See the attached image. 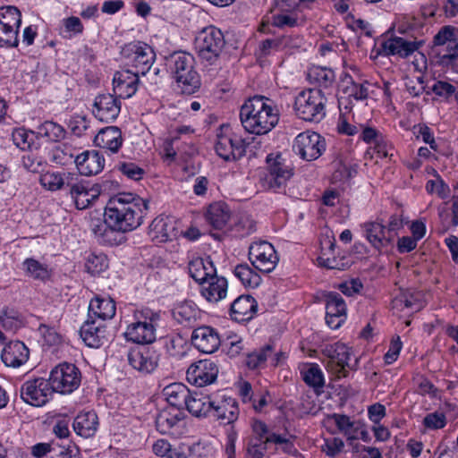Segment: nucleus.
<instances>
[{
	"instance_id": "8",
	"label": "nucleus",
	"mask_w": 458,
	"mask_h": 458,
	"mask_svg": "<svg viewBox=\"0 0 458 458\" xmlns=\"http://www.w3.org/2000/svg\"><path fill=\"white\" fill-rule=\"evenodd\" d=\"M126 64L134 69V72L145 75L149 72L156 60V53L152 47L142 41H133L126 44L121 51Z\"/></svg>"
},
{
	"instance_id": "36",
	"label": "nucleus",
	"mask_w": 458,
	"mask_h": 458,
	"mask_svg": "<svg viewBox=\"0 0 458 458\" xmlns=\"http://www.w3.org/2000/svg\"><path fill=\"white\" fill-rule=\"evenodd\" d=\"M183 419V411L175 408L161 411L156 418L157 429L161 434H174V429Z\"/></svg>"
},
{
	"instance_id": "32",
	"label": "nucleus",
	"mask_w": 458,
	"mask_h": 458,
	"mask_svg": "<svg viewBox=\"0 0 458 458\" xmlns=\"http://www.w3.org/2000/svg\"><path fill=\"white\" fill-rule=\"evenodd\" d=\"M228 284L223 276H212L201 284V295L209 302H217L227 295Z\"/></svg>"
},
{
	"instance_id": "35",
	"label": "nucleus",
	"mask_w": 458,
	"mask_h": 458,
	"mask_svg": "<svg viewBox=\"0 0 458 458\" xmlns=\"http://www.w3.org/2000/svg\"><path fill=\"white\" fill-rule=\"evenodd\" d=\"M212 400L213 397L210 395L190 392V397L187 399L184 408L193 416L207 417L209 416L210 411H212L214 405Z\"/></svg>"
},
{
	"instance_id": "37",
	"label": "nucleus",
	"mask_w": 458,
	"mask_h": 458,
	"mask_svg": "<svg viewBox=\"0 0 458 458\" xmlns=\"http://www.w3.org/2000/svg\"><path fill=\"white\" fill-rule=\"evenodd\" d=\"M190 392L189 388L182 383H173L163 389V394L171 408L179 411L184 409L186 401L190 397Z\"/></svg>"
},
{
	"instance_id": "28",
	"label": "nucleus",
	"mask_w": 458,
	"mask_h": 458,
	"mask_svg": "<svg viewBox=\"0 0 458 458\" xmlns=\"http://www.w3.org/2000/svg\"><path fill=\"white\" fill-rule=\"evenodd\" d=\"M258 310V303L250 295H241L230 305V317L237 322L250 321Z\"/></svg>"
},
{
	"instance_id": "49",
	"label": "nucleus",
	"mask_w": 458,
	"mask_h": 458,
	"mask_svg": "<svg viewBox=\"0 0 458 458\" xmlns=\"http://www.w3.org/2000/svg\"><path fill=\"white\" fill-rule=\"evenodd\" d=\"M108 267V259L105 254L91 253L85 262V268L92 276L99 275Z\"/></svg>"
},
{
	"instance_id": "12",
	"label": "nucleus",
	"mask_w": 458,
	"mask_h": 458,
	"mask_svg": "<svg viewBox=\"0 0 458 458\" xmlns=\"http://www.w3.org/2000/svg\"><path fill=\"white\" fill-rule=\"evenodd\" d=\"M326 140L315 131H306L298 134L293 150L305 161L317 160L326 150Z\"/></svg>"
},
{
	"instance_id": "2",
	"label": "nucleus",
	"mask_w": 458,
	"mask_h": 458,
	"mask_svg": "<svg viewBox=\"0 0 458 458\" xmlns=\"http://www.w3.org/2000/svg\"><path fill=\"white\" fill-rule=\"evenodd\" d=\"M280 112L274 101L261 95L249 98L240 110L242 127L249 133L265 135L279 122Z\"/></svg>"
},
{
	"instance_id": "25",
	"label": "nucleus",
	"mask_w": 458,
	"mask_h": 458,
	"mask_svg": "<svg viewBox=\"0 0 458 458\" xmlns=\"http://www.w3.org/2000/svg\"><path fill=\"white\" fill-rule=\"evenodd\" d=\"M139 76L137 72L131 70L116 72L113 78V89L119 98H129L132 97L138 89Z\"/></svg>"
},
{
	"instance_id": "39",
	"label": "nucleus",
	"mask_w": 458,
	"mask_h": 458,
	"mask_svg": "<svg viewBox=\"0 0 458 458\" xmlns=\"http://www.w3.org/2000/svg\"><path fill=\"white\" fill-rule=\"evenodd\" d=\"M116 311L115 302L111 298L96 297L90 301L89 307V317L92 319L93 316L102 320L114 318Z\"/></svg>"
},
{
	"instance_id": "20",
	"label": "nucleus",
	"mask_w": 458,
	"mask_h": 458,
	"mask_svg": "<svg viewBox=\"0 0 458 458\" xmlns=\"http://www.w3.org/2000/svg\"><path fill=\"white\" fill-rule=\"evenodd\" d=\"M212 411L209 416L216 418L221 424L233 423L239 416L238 403L230 396H216L213 398Z\"/></svg>"
},
{
	"instance_id": "10",
	"label": "nucleus",
	"mask_w": 458,
	"mask_h": 458,
	"mask_svg": "<svg viewBox=\"0 0 458 458\" xmlns=\"http://www.w3.org/2000/svg\"><path fill=\"white\" fill-rule=\"evenodd\" d=\"M49 380L55 393L69 394L81 386V373L74 364L64 361L51 369Z\"/></svg>"
},
{
	"instance_id": "13",
	"label": "nucleus",
	"mask_w": 458,
	"mask_h": 458,
	"mask_svg": "<svg viewBox=\"0 0 458 458\" xmlns=\"http://www.w3.org/2000/svg\"><path fill=\"white\" fill-rule=\"evenodd\" d=\"M51 382L44 377H36L25 381L21 387V399L32 406H43L53 396Z\"/></svg>"
},
{
	"instance_id": "62",
	"label": "nucleus",
	"mask_w": 458,
	"mask_h": 458,
	"mask_svg": "<svg viewBox=\"0 0 458 458\" xmlns=\"http://www.w3.org/2000/svg\"><path fill=\"white\" fill-rule=\"evenodd\" d=\"M362 283L358 278L343 282L337 285V289L346 296H352L362 289Z\"/></svg>"
},
{
	"instance_id": "4",
	"label": "nucleus",
	"mask_w": 458,
	"mask_h": 458,
	"mask_svg": "<svg viewBox=\"0 0 458 458\" xmlns=\"http://www.w3.org/2000/svg\"><path fill=\"white\" fill-rule=\"evenodd\" d=\"M327 97L321 89H308L294 98L293 109L298 118L306 122L319 123L326 116Z\"/></svg>"
},
{
	"instance_id": "59",
	"label": "nucleus",
	"mask_w": 458,
	"mask_h": 458,
	"mask_svg": "<svg viewBox=\"0 0 458 458\" xmlns=\"http://www.w3.org/2000/svg\"><path fill=\"white\" fill-rule=\"evenodd\" d=\"M267 442L265 440L250 439L247 454L250 458H263L267 449Z\"/></svg>"
},
{
	"instance_id": "17",
	"label": "nucleus",
	"mask_w": 458,
	"mask_h": 458,
	"mask_svg": "<svg viewBox=\"0 0 458 458\" xmlns=\"http://www.w3.org/2000/svg\"><path fill=\"white\" fill-rule=\"evenodd\" d=\"M420 43L405 38L390 36L379 43L377 54L384 56L408 57L419 49Z\"/></svg>"
},
{
	"instance_id": "38",
	"label": "nucleus",
	"mask_w": 458,
	"mask_h": 458,
	"mask_svg": "<svg viewBox=\"0 0 458 458\" xmlns=\"http://www.w3.org/2000/svg\"><path fill=\"white\" fill-rule=\"evenodd\" d=\"M231 213L225 202H214L210 204L205 213L206 221L214 228L220 230L229 221Z\"/></svg>"
},
{
	"instance_id": "22",
	"label": "nucleus",
	"mask_w": 458,
	"mask_h": 458,
	"mask_svg": "<svg viewBox=\"0 0 458 458\" xmlns=\"http://www.w3.org/2000/svg\"><path fill=\"white\" fill-rule=\"evenodd\" d=\"M191 343L199 351L204 353L215 352L221 344L217 331L208 326L195 327L191 334Z\"/></svg>"
},
{
	"instance_id": "26",
	"label": "nucleus",
	"mask_w": 458,
	"mask_h": 458,
	"mask_svg": "<svg viewBox=\"0 0 458 458\" xmlns=\"http://www.w3.org/2000/svg\"><path fill=\"white\" fill-rule=\"evenodd\" d=\"M74 163L81 175L90 176L101 172L105 165V158L98 151H84L76 155Z\"/></svg>"
},
{
	"instance_id": "31",
	"label": "nucleus",
	"mask_w": 458,
	"mask_h": 458,
	"mask_svg": "<svg viewBox=\"0 0 458 458\" xmlns=\"http://www.w3.org/2000/svg\"><path fill=\"white\" fill-rule=\"evenodd\" d=\"M123 139L122 131L117 126H107L101 129L94 138L96 146L117 153L122 147Z\"/></svg>"
},
{
	"instance_id": "48",
	"label": "nucleus",
	"mask_w": 458,
	"mask_h": 458,
	"mask_svg": "<svg viewBox=\"0 0 458 458\" xmlns=\"http://www.w3.org/2000/svg\"><path fill=\"white\" fill-rule=\"evenodd\" d=\"M34 138H37L36 131H27L24 128H16L12 133L13 143L21 150L38 148V146L34 144Z\"/></svg>"
},
{
	"instance_id": "64",
	"label": "nucleus",
	"mask_w": 458,
	"mask_h": 458,
	"mask_svg": "<svg viewBox=\"0 0 458 458\" xmlns=\"http://www.w3.org/2000/svg\"><path fill=\"white\" fill-rule=\"evenodd\" d=\"M360 127L362 128V131L360 138L366 143L375 144L376 142H379L381 140V137L383 135L376 128L363 125H360Z\"/></svg>"
},
{
	"instance_id": "50",
	"label": "nucleus",
	"mask_w": 458,
	"mask_h": 458,
	"mask_svg": "<svg viewBox=\"0 0 458 458\" xmlns=\"http://www.w3.org/2000/svg\"><path fill=\"white\" fill-rule=\"evenodd\" d=\"M19 29L15 25L0 24V46L17 47L19 45Z\"/></svg>"
},
{
	"instance_id": "40",
	"label": "nucleus",
	"mask_w": 458,
	"mask_h": 458,
	"mask_svg": "<svg viewBox=\"0 0 458 458\" xmlns=\"http://www.w3.org/2000/svg\"><path fill=\"white\" fill-rule=\"evenodd\" d=\"M75 173L64 172H47L40 175L39 182L47 190L51 191H56L63 189L64 186H70L75 176Z\"/></svg>"
},
{
	"instance_id": "11",
	"label": "nucleus",
	"mask_w": 458,
	"mask_h": 458,
	"mask_svg": "<svg viewBox=\"0 0 458 458\" xmlns=\"http://www.w3.org/2000/svg\"><path fill=\"white\" fill-rule=\"evenodd\" d=\"M266 161L267 172L261 178L263 187L275 191L284 189L286 182L293 175V167L286 164L280 154L275 157L269 154Z\"/></svg>"
},
{
	"instance_id": "44",
	"label": "nucleus",
	"mask_w": 458,
	"mask_h": 458,
	"mask_svg": "<svg viewBox=\"0 0 458 458\" xmlns=\"http://www.w3.org/2000/svg\"><path fill=\"white\" fill-rule=\"evenodd\" d=\"M22 269L27 276L34 280L45 282L51 277V270L47 265L32 258H28L22 262Z\"/></svg>"
},
{
	"instance_id": "56",
	"label": "nucleus",
	"mask_w": 458,
	"mask_h": 458,
	"mask_svg": "<svg viewBox=\"0 0 458 458\" xmlns=\"http://www.w3.org/2000/svg\"><path fill=\"white\" fill-rule=\"evenodd\" d=\"M432 92L445 100L449 99L456 92V87L446 81L437 80L431 87Z\"/></svg>"
},
{
	"instance_id": "14",
	"label": "nucleus",
	"mask_w": 458,
	"mask_h": 458,
	"mask_svg": "<svg viewBox=\"0 0 458 458\" xmlns=\"http://www.w3.org/2000/svg\"><path fill=\"white\" fill-rule=\"evenodd\" d=\"M249 259L253 267L263 273L273 271L279 260L274 246L267 241L252 243L249 248Z\"/></svg>"
},
{
	"instance_id": "47",
	"label": "nucleus",
	"mask_w": 458,
	"mask_h": 458,
	"mask_svg": "<svg viewBox=\"0 0 458 458\" xmlns=\"http://www.w3.org/2000/svg\"><path fill=\"white\" fill-rule=\"evenodd\" d=\"M49 160L58 165H68L74 163L75 155L72 148L68 145H60L50 150Z\"/></svg>"
},
{
	"instance_id": "45",
	"label": "nucleus",
	"mask_w": 458,
	"mask_h": 458,
	"mask_svg": "<svg viewBox=\"0 0 458 458\" xmlns=\"http://www.w3.org/2000/svg\"><path fill=\"white\" fill-rule=\"evenodd\" d=\"M437 63L446 68L457 70L458 65V38L443 49L437 50Z\"/></svg>"
},
{
	"instance_id": "43",
	"label": "nucleus",
	"mask_w": 458,
	"mask_h": 458,
	"mask_svg": "<svg viewBox=\"0 0 458 458\" xmlns=\"http://www.w3.org/2000/svg\"><path fill=\"white\" fill-rule=\"evenodd\" d=\"M37 139H46L49 142H59L64 139V128L53 121H46L37 127Z\"/></svg>"
},
{
	"instance_id": "33",
	"label": "nucleus",
	"mask_w": 458,
	"mask_h": 458,
	"mask_svg": "<svg viewBox=\"0 0 458 458\" xmlns=\"http://www.w3.org/2000/svg\"><path fill=\"white\" fill-rule=\"evenodd\" d=\"M98 417L93 411L80 412L73 420L72 428L75 433L82 437H93L98 428Z\"/></svg>"
},
{
	"instance_id": "18",
	"label": "nucleus",
	"mask_w": 458,
	"mask_h": 458,
	"mask_svg": "<svg viewBox=\"0 0 458 458\" xmlns=\"http://www.w3.org/2000/svg\"><path fill=\"white\" fill-rule=\"evenodd\" d=\"M326 323L332 329L339 328L346 319V304L340 293L328 292L324 295Z\"/></svg>"
},
{
	"instance_id": "3",
	"label": "nucleus",
	"mask_w": 458,
	"mask_h": 458,
	"mask_svg": "<svg viewBox=\"0 0 458 458\" xmlns=\"http://www.w3.org/2000/svg\"><path fill=\"white\" fill-rule=\"evenodd\" d=\"M165 64L182 94L191 95L199 89L200 76L195 69L192 55L183 51L174 52L165 58Z\"/></svg>"
},
{
	"instance_id": "6",
	"label": "nucleus",
	"mask_w": 458,
	"mask_h": 458,
	"mask_svg": "<svg viewBox=\"0 0 458 458\" xmlns=\"http://www.w3.org/2000/svg\"><path fill=\"white\" fill-rule=\"evenodd\" d=\"M195 49L199 57L209 64H215L225 45L223 32L210 25L203 28L195 38Z\"/></svg>"
},
{
	"instance_id": "61",
	"label": "nucleus",
	"mask_w": 458,
	"mask_h": 458,
	"mask_svg": "<svg viewBox=\"0 0 458 458\" xmlns=\"http://www.w3.org/2000/svg\"><path fill=\"white\" fill-rule=\"evenodd\" d=\"M344 446V441L339 437H333L326 439L322 451L327 454L329 457H335L336 454L342 452Z\"/></svg>"
},
{
	"instance_id": "1",
	"label": "nucleus",
	"mask_w": 458,
	"mask_h": 458,
	"mask_svg": "<svg viewBox=\"0 0 458 458\" xmlns=\"http://www.w3.org/2000/svg\"><path fill=\"white\" fill-rule=\"evenodd\" d=\"M148 203V199L131 193L112 197L105 208L104 223L94 225L92 232L105 244H122L125 241L122 234L137 229L143 223Z\"/></svg>"
},
{
	"instance_id": "5",
	"label": "nucleus",
	"mask_w": 458,
	"mask_h": 458,
	"mask_svg": "<svg viewBox=\"0 0 458 458\" xmlns=\"http://www.w3.org/2000/svg\"><path fill=\"white\" fill-rule=\"evenodd\" d=\"M159 320V312L144 310L137 317V321L127 327L124 336L128 341L135 344L142 345L152 344L157 338V327Z\"/></svg>"
},
{
	"instance_id": "16",
	"label": "nucleus",
	"mask_w": 458,
	"mask_h": 458,
	"mask_svg": "<svg viewBox=\"0 0 458 458\" xmlns=\"http://www.w3.org/2000/svg\"><path fill=\"white\" fill-rule=\"evenodd\" d=\"M218 375V367L212 360H200L192 363L187 369L186 377L189 383L199 387L214 383Z\"/></svg>"
},
{
	"instance_id": "42",
	"label": "nucleus",
	"mask_w": 458,
	"mask_h": 458,
	"mask_svg": "<svg viewBox=\"0 0 458 458\" xmlns=\"http://www.w3.org/2000/svg\"><path fill=\"white\" fill-rule=\"evenodd\" d=\"M340 87L348 98L357 101L368 98L369 89L364 83H357L348 73H344L340 79Z\"/></svg>"
},
{
	"instance_id": "60",
	"label": "nucleus",
	"mask_w": 458,
	"mask_h": 458,
	"mask_svg": "<svg viewBox=\"0 0 458 458\" xmlns=\"http://www.w3.org/2000/svg\"><path fill=\"white\" fill-rule=\"evenodd\" d=\"M423 424L430 429L443 428L446 424V419L443 412L436 411L428 414L423 420Z\"/></svg>"
},
{
	"instance_id": "27",
	"label": "nucleus",
	"mask_w": 458,
	"mask_h": 458,
	"mask_svg": "<svg viewBox=\"0 0 458 458\" xmlns=\"http://www.w3.org/2000/svg\"><path fill=\"white\" fill-rule=\"evenodd\" d=\"M174 320L186 327H195L202 318V311L192 301H183L177 304L172 310Z\"/></svg>"
},
{
	"instance_id": "29",
	"label": "nucleus",
	"mask_w": 458,
	"mask_h": 458,
	"mask_svg": "<svg viewBox=\"0 0 458 458\" xmlns=\"http://www.w3.org/2000/svg\"><path fill=\"white\" fill-rule=\"evenodd\" d=\"M364 236L371 246L378 251L393 243L386 226L377 221L366 222L362 225Z\"/></svg>"
},
{
	"instance_id": "9",
	"label": "nucleus",
	"mask_w": 458,
	"mask_h": 458,
	"mask_svg": "<svg viewBox=\"0 0 458 458\" xmlns=\"http://www.w3.org/2000/svg\"><path fill=\"white\" fill-rule=\"evenodd\" d=\"M323 354L327 357L326 363L327 370L335 375L336 377H345L348 375L347 369L356 370L358 367V359L351 363L352 349L346 344L337 342L334 344L327 345L323 350Z\"/></svg>"
},
{
	"instance_id": "23",
	"label": "nucleus",
	"mask_w": 458,
	"mask_h": 458,
	"mask_svg": "<svg viewBox=\"0 0 458 458\" xmlns=\"http://www.w3.org/2000/svg\"><path fill=\"white\" fill-rule=\"evenodd\" d=\"M148 235L157 243L173 241L178 235L176 221L171 216H157L149 225Z\"/></svg>"
},
{
	"instance_id": "51",
	"label": "nucleus",
	"mask_w": 458,
	"mask_h": 458,
	"mask_svg": "<svg viewBox=\"0 0 458 458\" xmlns=\"http://www.w3.org/2000/svg\"><path fill=\"white\" fill-rule=\"evenodd\" d=\"M455 32L456 29L454 27L450 25L443 26L433 38V45L436 48L435 51L437 52V49H443L455 40L458 38Z\"/></svg>"
},
{
	"instance_id": "7",
	"label": "nucleus",
	"mask_w": 458,
	"mask_h": 458,
	"mask_svg": "<svg viewBox=\"0 0 458 458\" xmlns=\"http://www.w3.org/2000/svg\"><path fill=\"white\" fill-rule=\"evenodd\" d=\"M247 144L241 135L233 131L230 125L222 124L216 133L215 150L225 161H236L246 153Z\"/></svg>"
},
{
	"instance_id": "30",
	"label": "nucleus",
	"mask_w": 458,
	"mask_h": 458,
	"mask_svg": "<svg viewBox=\"0 0 458 458\" xmlns=\"http://www.w3.org/2000/svg\"><path fill=\"white\" fill-rule=\"evenodd\" d=\"M30 357V350L21 341H13L6 344L1 353L3 362L13 368H19L25 364Z\"/></svg>"
},
{
	"instance_id": "19",
	"label": "nucleus",
	"mask_w": 458,
	"mask_h": 458,
	"mask_svg": "<svg viewBox=\"0 0 458 458\" xmlns=\"http://www.w3.org/2000/svg\"><path fill=\"white\" fill-rule=\"evenodd\" d=\"M69 194L73 199L75 207L82 210L89 208L98 198V191L90 187L89 182L81 179L76 174L73 180L70 182Z\"/></svg>"
},
{
	"instance_id": "21",
	"label": "nucleus",
	"mask_w": 458,
	"mask_h": 458,
	"mask_svg": "<svg viewBox=\"0 0 458 458\" xmlns=\"http://www.w3.org/2000/svg\"><path fill=\"white\" fill-rule=\"evenodd\" d=\"M112 94L98 95L94 101L93 114L101 122L110 123L117 118L121 111V102Z\"/></svg>"
},
{
	"instance_id": "52",
	"label": "nucleus",
	"mask_w": 458,
	"mask_h": 458,
	"mask_svg": "<svg viewBox=\"0 0 458 458\" xmlns=\"http://www.w3.org/2000/svg\"><path fill=\"white\" fill-rule=\"evenodd\" d=\"M302 375L303 381L315 389L322 388L325 385L323 372L318 364H310L306 370L302 371Z\"/></svg>"
},
{
	"instance_id": "24",
	"label": "nucleus",
	"mask_w": 458,
	"mask_h": 458,
	"mask_svg": "<svg viewBox=\"0 0 458 458\" xmlns=\"http://www.w3.org/2000/svg\"><path fill=\"white\" fill-rule=\"evenodd\" d=\"M80 335L85 344L91 348H99L108 342L106 326L91 318L81 326Z\"/></svg>"
},
{
	"instance_id": "41",
	"label": "nucleus",
	"mask_w": 458,
	"mask_h": 458,
	"mask_svg": "<svg viewBox=\"0 0 458 458\" xmlns=\"http://www.w3.org/2000/svg\"><path fill=\"white\" fill-rule=\"evenodd\" d=\"M308 81L310 84L318 87V89H329L335 81V72L327 67L312 66L308 70Z\"/></svg>"
},
{
	"instance_id": "63",
	"label": "nucleus",
	"mask_w": 458,
	"mask_h": 458,
	"mask_svg": "<svg viewBox=\"0 0 458 458\" xmlns=\"http://www.w3.org/2000/svg\"><path fill=\"white\" fill-rule=\"evenodd\" d=\"M272 24L280 29L285 27L293 28L297 25V19L290 14L278 13L273 15Z\"/></svg>"
},
{
	"instance_id": "57",
	"label": "nucleus",
	"mask_w": 458,
	"mask_h": 458,
	"mask_svg": "<svg viewBox=\"0 0 458 458\" xmlns=\"http://www.w3.org/2000/svg\"><path fill=\"white\" fill-rule=\"evenodd\" d=\"M117 167L123 174L134 181L142 179L145 174L143 168L131 162H122L117 165Z\"/></svg>"
},
{
	"instance_id": "53",
	"label": "nucleus",
	"mask_w": 458,
	"mask_h": 458,
	"mask_svg": "<svg viewBox=\"0 0 458 458\" xmlns=\"http://www.w3.org/2000/svg\"><path fill=\"white\" fill-rule=\"evenodd\" d=\"M164 345L171 356L179 357L184 353L186 340L179 334H173L165 337Z\"/></svg>"
},
{
	"instance_id": "34",
	"label": "nucleus",
	"mask_w": 458,
	"mask_h": 458,
	"mask_svg": "<svg viewBox=\"0 0 458 458\" xmlns=\"http://www.w3.org/2000/svg\"><path fill=\"white\" fill-rule=\"evenodd\" d=\"M188 269L191 277L200 285L216 273L214 263L209 257L194 259L190 261Z\"/></svg>"
},
{
	"instance_id": "58",
	"label": "nucleus",
	"mask_w": 458,
	"mask_h": 458,
	"mask_svg": "<svg viewBox=\"0 0 458 458\" xmlns=\"http://www.w3.org/2000/svg\"><path fill=\"white\" fill-rule=\"evenodd\" d=\"M152 449L155 454L162 458H170V456L174 458H182V454L172 450L171 445L165 439L156 441Z\"/></svg>"
},
{
	"instance_id": "46",
	"label": "nucleus",
	"mask_w": 458,
	"mask_h": 458,
	"mask_svg": "<svg viewBox=\"0 0 458 458\" xmlns=\"http://www.w3.org/2000/svg\"><path fill=\"white\" fill-rule=\"evenodd\" d=\"M234 275L243 285L251 288L258 287L261 283L260 276L256 273L248 264L237 265L234 268Z\"/></svg>"
},
{
	"instance_id": "15",
	"label": "nucleus",
	"mask_w": 458,
	"mask_h": 458,
	"mask_svg": "<svg viewBox=\"0 0 458 458\" xmlns=\"http://www.w3.org/2000/svg\"><path fill=\"white\" fill-rule=\"evenodd\" d=\"M160 360V353L149 346H141L131 349L128 353L129 364L143 375L156 370Z\"/></svg>"
},
{
	"instance_id": "54",
	"label": "nucleus",
	"mask_w": 458,
	"mask_h": 458,
	"mask_svg": "<svg viewBox=\"0 0 458 458\" xmlns=\"http://www.w3.org/2000/svg\"><path fill=\"white\" fill-rule=\"evenodd\" d=\"M15 25L20 27L21 24V14L20 10L13 5L3 6L0 8V24Z\"/></svg>"
},
{
	"instance_id": "55",
	"label": "nucleus",
	"mask_w": 458,
	"mask_h": 458,
	"mask_svg": "<svg viewBox=\"0 0 458 458\" xmlns=\"http://www.w3.org/2000/svg\"><path fill=\"white\" fill-rule=\"evenodd\" d=\"M273 352V346L267 344L259 352L248 353L246 358V365L249 369H255L264 364L267 359L268 354Z\"/></svg>"
}]
</instances>
